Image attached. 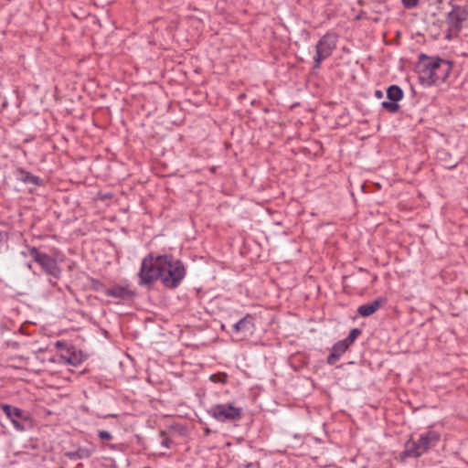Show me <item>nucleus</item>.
I'll use <instances>...</instances> for the list:
<instances>
[{"label":"nucleus","mask_w":468,"mask_h":468,"mask_svg":"<svg viewBox=\"0 0 468 468\" xmlns=\"http://www.w3.org/2000/svg\"><path fill=\"white\" fill-rule=\"evenodd\" d=\"M451 70V63L439 58L424 57L418 65L420 82L428 87L444 81Z\"/></svg>","instance_id":"nucleus-1"},{"label":"nucleus","mask_w":468,"mask_h":468,"mask_svg":"<svg viewBox=\"0 0 468 468\" xmlns=\"http://www.w3.org/2000/svg\"><path fill=\"white\" fill-rule=\"evenodd\" d=\"M161 266L159 279H161L163 284L167 288L177 287L186 275L183 264L167 255H162Z\"/></svg>","instance_id":"nucleus-2"},{"label":"nucleus","mask_w":468,"mask_h":468,"mask_svg":"<svg viewBox=\"0 0 468 468\" xmlns=\"http://www.w3.org/2000/svg\"><path fill=\"white\" fill-rule=\"evenodd\" d=\"M440 441V434L429 431L420 435L418 441H409L406 443L405 454L410 457H419L428 450L435 447Z\"/></svg>","instance_id":"nucleus-3"},{"label":"nucleus","mask_w":468,"mask_h":468,"mask_svg":"<svg viewBox=\"0 0 468 468\" xmlns=\"http://www.w3.org/2000/svg\"><path fill=\"white\" fill-rule=\"evenodd\" d=\"M161 259L162 255L154 256L151 253L143 260L138 273L140 285H149L159 279L162 269Z\"/></svg>","instance_id":"nucleus-4"},{"label":"nucleus","mask_w":468,"mask_h":468,"mask_svg":"<svg viewBox=\"0 0 468 468\" xmlns=\"http://www.w3.org/2000/svg\"><path fill=\"white\" fill-rule=\"evenodd\" d=\"M207 412L212 418L220 422L237 421L242 417L241 408L230 403L214 405Z\"/></svg>","instance_id":"nucleus-5"},{"label":"nucleus","mask_w":468,"mask_h":468,"mask_svg":"<svg viewBox=\"0 0 468 468\" xmlns=\"http://www.w3.org/2000/svg\"><path fill=\"white\" fill-rule=\"evenodd\" d=\"M337 38L335 35L326 34L316 44L314 57V68H320L321 62L329 58L335 49Z\"/></svg>","instance_id":"nucleus-6"},{"label":"nucleus","mask_w":468,"mask_h":468,"mask_svg":"<svg viewBox=\"0 0 468 468\" xmlns=\"http://www.w3.org/2000/svg\"><path fill=\"white\" fill-rule=\"evenodd\" d=\"M28 254L38 263L42 270L48 275L58 278L60 275V269L57 261L49 255L40 251L36 247H29L27 249Z\"/></svg>","instance_id":"nucleus-7"},{"label":"nucleus","mask_w":468,"mask_h":468,"mask_svg":"<svg viewBox=\"0 0 468 468\" xmlns=\"http://www.w3.org/2000/svg\"><path fill=\"white\" fill-rule=\"evenodd\" d=\"M1 409L17 431H23L31 427L32 421L27 411L7 404H3Z\"/></svg>","instance_id":"nucleus-8"},{"label":"nucleus","mask_w":468,"mask_h":468,"mask_svg":"<svg viewBox=\"0 0 468 468\" xmlns=\"http://www.w3.org/2000/svg\"><path fill=\"white\" fill-rule=\"evenodd\" d=\"M468 17V12L462 6H454L452 10L448 14L447 24L451 30L459 31L462 27V24Z\"/></svg>","instance_id":"nucleus-9"},{"label":"nucleus","mask_w":468,"mask_h":468,"mask_svg":"<svg viewBox=\"0 0 468 468\" xmlns=\"http://www.w3.org/2000/svg\"><path fill=\"white\" fill-rule=\"evenodd\" d=\"M233 331L237 335H240L239 339L251 335L254 331L253 317L251 315L243 317L233 325Z\"/></svg>","instance_id":"nucleus-10"},{"label":"nucleus","mask_w":468,"mask_h":468,"mask_svg":"<svg viewBox=\"0 0 468 468\" xmlns=\"http://www.w3.org/2000/svg\"><path fill=\"white\" fill-rule=\"evenodd\" d=\"M385 303V299L378 298L371 303L360 305L357 309V313L363 317H367L377 312Z\"/></svg>","instance_id":"nucleus-11"},{"label":"nucleus","mask_w":468,"mask_h":468,"mask_svg":"<svg viewBox=\"0 0 468 468\" xmlns=\"http://www.w3.org/2000/svg\"><path fill=\"white\" fill-rule=\"evenodd\" d=\"M348 347H349V346L344 340L339 341L336 344H335L330 355L327 357V363L329 365L335 364L336 361L339 360V358L347 350Z\"/></svg>","instance_id":"nucleus-12"},{"label":"nucleus","mask_w":468,"mask_h":468,"mask_svg":"<svg viewBox=\"0 0 468 468\" xmlns=\"http://www.w3.org/2000/svg\"><path fill=\"white\" fill-rule=\"evenodd\" d=\"M107 296L125 299L132 295V292L126 285H115L105 290Z\"/></svg>","instance_id":"nucleus-13"},{"label":"nucleus","mask_w":468,"mask_h":468,"mask_svg":"<svg viewBox=\"0 0 468 468\" xmlns=\"http://www.w3.org/2000/svg\"><path fill=\"white\" fill-rule=\"evenodd\" d=\"M387 97L390 101L397 102L402 99L403 91L399 86L392 85L387 90Z\"/></svg>","instance_id":"nucleus-14"},{"label":"nucleus","mask_w":468,"mask_h":468,"mask_svg":"<svg viewBox=\"0 0 468 468\" xmlns=\"http://www.w3.org/2000/svg\"><path fill=\"white\" fill-rule=\"evenodd\" d=\"M361 331L357 328H354L350 331L348 336L344 341L350 346L355 340L360 335Z\"/></svg>","instance_id":"nucleus-15"},{"label":"nucleus","mask_w":468,"mask_h":468,"mask_svg":"<svg viewBox=\"0 0 468 468\" xmlns=\"http://www.w3.org/2000/svg\"><path fill=\"white\" fill-rule=\"evenodd\" d=\"M382 107L385 108L388 112L391 113H395L399 111V104L396 101H383Z\"/></svg>","instance_id":"nucleus-16"},{"label":"nucleus","mask_w":468,"mask_h":468,"mask_svg":"<svg viewBox=\"0 0 468 468\" xmlns=\"http://www.w3.org/2000/svg\"><path fill=\"white\" fill-rule=\"evenodd\" d=\"M7 247V234L0 230V250Z\"/></svg>","instance_id":"nucleus-17"},{"label":"nucleus","mask_w":468,"mask_h":468,"mask_svg":"<svg viewBox=\"0 0 468 468\" xmlns=\"http://www.w3.org/2000/svg\"><path fill=\"white\" fill-rule=\"evenodd\" d=\"M98 435L103 441H110L112 438V434L107 431H100Z\"/></svg>","instance_id":"nucleus-18"},{"label":"nucleus","mask_w":468,"mask_h":468,"mask_svg":"<svg viewBox=\"0 0 468 468\" xmlns=\"http://www.w3.org/2000/svg\"><path fill=\"white\" fill-rule=\"evenodd\" d=\"M419 0H402L406 8H413L418 5Z\"/></svg>","instance_id":"nucleus-19"},{"label":"nucleus","mask_w":468,"mask_h":468,"mask_svg":"<svg viewBox=\"0 0 468 468\" xmlns=\"http://www.w3.org/2000/svg\"><path fill=\"white\" fill-rule=\"evenodd\" d=\"M375 96L378 99H381L383 97V92L381 90H376Z\"/></svg>","instance_id":"nucleus-20"},{"label":"nucleus","mask_w":468,"mask_h":468,"mask_svg":"<svg viewBox=\"0 0 468 468\" xmlns=\"http://www.w3.org/2000/svg\"><path fill=\"white\" fill-rule=\"evenodd\" d=\"M66 360H67V362L69 364H71V365H75L76 364L75 358L68 357Z\"/></svg>","instance_id":"nucleus-21"},{"label":"nucleus","mask_w":468,"mask_h":468,"mask_svg":"<svg viewBox=\"0 0 468 468\" xmlns=\"http://www.w3.org/2000/svg\"><path fill=\"white\" fill-rule=\"evenodd\" d=\"M162 444H163L165 447L168 448V447H169L168 440H167V439L164 440V441H163V442H162Z\"/></svg>","instance_id":"nucleus-22"},{"label":"nucleus","mask_w":468,"mask_h":468,"mask_svg":"<svg viewBox=\"0 0 468 468\" xmlns=\"http://www.w3.org/2000/svg\"><path fill=\"white\" fill-rule=\"evenodd\" d=\"M37 180L38 178L37 177H32V182L35 183V184H37Z\"/></svg>","instance_id":"nucleus-23"},{"label":"nucleus","mask_w":468,"mask_h":468,"mask_svg":"<svg viewBox=\"0 0 468 468\" xmlns=\"http://www.w3.org/2000/svg\"><path fill=\"white\" fill-rule=\"evenodd\" d=\"M27 267L29 270H31V269H32V265H31V263H27Z\"/></svg>","instance_id":"nucleus-24"},{"label":"nucleus","mask_w":468,"mask_h":468,"mask_svg":"<svg viewBox=\"0 0 468 468\" xmlns=\"http://www.w3.org/2000/svg\"><path fill=\"white\" fill-rule=\"evenodd\" d=\"M62 346V343L61 342H58L57 343V346Z\"/></svg>","instance_id":"nucleus-25"}]
</instances>
